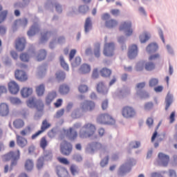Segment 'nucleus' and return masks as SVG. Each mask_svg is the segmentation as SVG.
Wrapping results in <instances>:
<instances>
[{
    "instance_id": "9",
    "label": "nucleus",
    "mask_w": 177,
    "mask_h": 177,
    "mask_svg": "<svg viewBox=\"0 0 177 177\" xmlns=\"http://www.w3.org/2000/svg\"><path fill=\"white\" fill-rule=\"evenodd\" d=\"M26 103L28 107H35L38 111L44 110V103L41 101H36L34 97L30 98Z\"/></svg>"
},
{
    "instance_id": "36",
    "label": "nucleus",
    "mask_w": 177,
    "mask_h": 177,
    "mask_svg": "<svg viewBox=\"0 0 177 177\" xmlns=\"http://www.w3.org/2000/svg\"><path fill=\"white\" fill-rule=\"evenodd\" d=\"M158 49V46L156 43H151L147 47V52H156Z\"/></svg>"
},
{
    "instance_id": "42",
    "label": "nucleus",
    "mask_w": 177,
    "mask_h": 177,
    "mask_svg": "<svg viewBox=\"0 0 177 177\" xmlns=\"http://www.w3.org/2000/svg\"><path fill=\"white\" fill-rule=\"evenodd\" d=\"M45 57H46V50H41L37 55V62H41V60H44Z\"/></svg>"
},
{
    "instance_id": "12",
    "label": "nucleus",
    "mask_w": 177,
    "mask_h": 177,
    "mask_svg": "<svg viewBox=\"0 0 177 177\" xmlns=\"http://www.w3.org/2000/svg\"><path fill=\"white\" fill-rule=\"evenodd\" d=\"M131 162H126L120 166L118 171V176L122 177L124 176L132 168Z\"/></svg>"
},
{
    "instance_id": "63",
    "label": "nucleus",
    "mask_w": 177,
    "mask_h": 177,
    "mask_svg": "<svg viewBox=\"0 0 177 177\" xmlns=\"http://www.w3.org/2000/svg\"><path fill=\"white\" fill-rule=\"evenodd\" d=\"M120 11L118 9H112L111 10V15L115 17L120 16Z\"/></svg>"
},
{
    "instance_id": "48",
    "label": "nucleus",
    "mask_w": 177,
    "mask_h": 177,
    "mask_svg": "<svg viewBox=\"0 0 177 177\" xmlns=\"http://www.w3.org/2000/svg\"><path fill=\"white\" fill-rule=\"evenodd\" d=\"M150 39V36H149V34L147 33H143L140 36V40L141 44H145L147 41H149Z\"/></svg>"
},
{
    "instance_id": "10",
    "label": "nucleus",
    "mask_w": 177,
    "mask_h": 177,
    "mask_svg": "<svg viewBox=\"0 0 177 177\" xmlns=\"http://www.w3.org/2000/svg\"><path fill=\"white\" fill-rule=\"evenodd\" d=\"M110 19V14L105 13L102 16V20H104L105 26L108 28H114L118 26V21L115 19Z\"/></svg>"
},
{
    "instance_id": "18",
    "label": "nucleus",
    "mask_w": 177,
    "mask_h": 177,
    "mask_svg": "<svg viewBox=\"0 0 177 177\" xmlns=\"http://www.w3.org/2000/svg\"><path fill=\"white\" fill-rule=\"evenodd\" d=\"M88 147L89 149H91V150H92V151L95 150H99L102 153H104V151H106V147L99 142L90 143L88 144Z\"/></svg>"
},
{
    "instance_id": "39",
    "label": "nucleus",
    "mask_w": 177,
    "mask_h": 177,
    "mask_svg": "<svg viewBox=\"0 0 177 177\" xmlns=\"http://www.w3.org/2000/svg\"><path fill=\"white\" fill-rule=\"evenodd\" d=\"M94 55L95 57H100V43H96L94 45Z\"/></svg>"
},
{
    "instance_id": "34",
    "label": "nucleus",
    "mask_w": 177,
    "mask_h": 177,
    "mask_svg": "<svg viewBox=\"0 0 177 177\" xmlns=\"http://www.w3.org/2000/svg\"><path fill=\"white\" fill-rule=\"evenodd\" d=\"M13 125L17 129H20L24 127V121L21 119H17L13 122Z\"/></svg>"
},
{
    "instance_id": "14",
    "label": "nucleus",
    "mask_w": 177,
    "mask_h": 177,
    "mask_svg": "<svg viewBox=\"0 0 177 177\" xmlns=\"http://www.w3.org/2000/svg\"><path fill=\"white\" fill-rule=\"evenodd\" d=\"M8 91L12 95H17L20 91V86L15 81H10L8 84Z\"/></svg>"
},
{
    "instance_id": "24",
    "label": "nucleus",
    "mask_w": 177,
    "mask_h": 177,
    "mask_svg": "<svg viewBox=\"0 0 177 177\" xmlns=\"http://www.w3.org/2000/svg\"><path fill=\"white\" fill-rule=\"evenodd\" d=\"M16 140H17V145L19 147H26V146H27V145H28V141L26 139V138L19 136V135H17L16 136Z\"/></svg>"
},
{
    "instance_id": "57",
    "label": "nucleus",
    "mask_w": 177,
    "mask_h": 177,
    "mask_svg": "<svg viewBox=\"0 0 177 177\" xmlns=\"http://www.w3.org/2000/svg\"><path fill=\"white\" fill-rule=\"evenodd\" d=\"M6 16H8V11H3L0 13V24L5 21Z\"/></svg>"
},
{
    "instance_id": "64",
    "label": "nucleus",
    "mask_w": 177,
    "mask_h": 177,
    "mask_svg": "<svg viewBox=\"0 0 177 177\" xmlns=\"http://www.w3.org/2000/svg\"><path fill=\"white\" fill-rule=\"evenodd\" d=\"M169 176L170 177H176V171L174 169H169Z\"/></svg>"
},
{
    "instance_id": "7",
    "label": "nucleus",
    "mask_w": 177,
    "mask_h": 177,
    "mask_svg": "<svg viewBox=\"0 0 177 177\" xmlns=\"http://www.w3.org/2000/svg\"><path fill=\"white\" fill-rule=\"evenodd\" d=\"M147 70V71H151L156 68V64L153 62H147L145 64L144 62H138L136 65L137 71H143V70Z\"/></svg>"
},
{
    "instance_id": "3",
    "label": "nucleus",
    "mask_w": 177,
    "mask_h": 177,
    "mask_svg": "<svg viewBox=\"0 0 177 177\" xmlns=\"http://www.w3.org/2000/svg\"><path fill=\"white\" fill-rule=\"evenodd\" d=\"M2 158L4 161H10L11 168L16 167L17 165V161L20 160V151L18 149L15 151H11L2 156Z\"/></svg>"
},
{
    "instance_id": "11",
    "label": "nucleus",
    "mask_w": 177,
    "mask_h": 177,
    "mask_svg": "<svg viewBox=\"0 0 177 177\" xmlns=\"http://www.w3.org/2000/svg\"><path fill=\"white\" fill-rule=\"evenodd\" d=\"M132 23L131 21H124L120 26V31H124L127 37H130L133 33V30H132Z\"/></svg>"
},
{
    "instance_id": "62",
    "label": "nucleus",
    "mask_w": 177,
    "mask_h": 177,
    "mask_svg": "<svg viewBox=\"0 0 177 177\" xmlns=\"http://www.w3.org/2000/svg\"><path fill=\"white\" fill-rule=\"evenodd\" d=\"M109 164V156H106L105 159H103L100 162L101 167H106Z\"/></svg>"
},
{
    "instance_id": "59",
    "label": "nucleus",
    "mask_w": 177,
    "mask_h": 177,
    "mask_svg": "<svg viewBox=\"0 0 177 177\" xmlns=\"http://www.w3.org/2000/svg\"><path fill=\"white\" fill-rule=\"evenodd\" d=\"M92 78L93 80H96L99 78V70L97 68L93 69V73H92Z\"/></svg>"
},
{
    "instance_id": "20",
    "label": "nucleus",
    "mask_w": 177,
    "mask_h": 177,
    "mask_svg": "<svg viewBox=\"0 0 177 177\" xmlns=\"http://www.w3.org/2000/svg\"><path fill=\"white\" fill-rule=\"evenodd\" d=\"M138 56V46L132 44L129 47L128 57L129 59H135Z\"/></svg>"
},
{
    "instance_id": "61",
    "label": "nucleus",
    "mask_w": 177,
    "mask_h": 177,
    "mask_svg": "<svg viewBox=\"0 0 177 177\" xmlns=\"http://www.w3.org/2000/svg\"><path fill=\"white\" fill-rule=\"evenodd\" d=\"M160 58V54L156 53V54H153L151 55L149 57V61H153V60H157Z\"/></svg>"
},
{
    "instance_id": "54",
    "label": "nucleus",
    "mask_w": 177,
    "mask_h": 177,
    "mask_svg": "<svg viewBox=\"0 0 177 177\" xmlns=\"http://www.w3.org/2000/svg\"><path fill=\"white\" fill-rule=\"evenodd\" d=\"M10 102L12 104H21V100L18 97H10Z\"/></svg>"
},
{
    "instance_id": "41",
    "label": "nucleus",
    "mask_w": 177,
    "mask_h": 177,
    "mask_svg": "<svg viewBox=\"0 0 177 177\" xmlns=\"http://www.w3.org/2000/svg\"><path fill=\"white\" fill-rule=\"evenodd\" d=\"M41 41L44 42V41H48L50 35H52V32L49 31L43 32H41Z\"/></svg>"
},
{
    "instance_id": "52",
    "label": "nucleus",
    "mask_w": 177,
    "mask_h": 177,
    "mask_svg": "<svg viewBox=\"0 0 177 177\" xmlns=\"http://www.w3.org/2000/svg\"><path fill=\"white\" fill-rule=\"evenodd\" d=\"M57 160L60 162V164H63L64 165H70V161H68L66 158L57 157Z\"/></svg>"
},
{
    "instance_id": "55",
    "label": "nucleus",
    "mask_w": 177,
    "mask_h": 177,
    "mask_svg": "<svg viewBox=\"0 0 177 177\" xmlns=\"http://www.w3.org/2000/svg\"><path fill=\"white\" fill-rule=\"evenodd\" d=\"M153 107H154V104H153V102H147L145 104L144 109L145 111H150V110H152Z\"/></svg>"
},
{
    "instance_id": "29",
    "label": "nucleus",
    "mask_w": 177,
    "mask_h": 177,
    "mask_svg": "<svg viewBox=\"0 0 177 177\" xmlns=\"http://www.w3.org/2000/svg\"><path fill=\"white\" fill-rule=\"evenodd\" d=\"M32 93V88L24 87L21 90L22 97H28Z\"/></svg>"
},
{
    "instance_id": "16",
    "label": "nucleus",
    "mask_w": 177,
    "mask_h": 177,
    "mask_svg": "<svg viewBox=\"0 0 177 177\" xmlns=\"http://www.w3.org/2000/svg\"><path fill=\"white\" fill-rule=\"evenodd\" d=\"M158 158L162 167H167L168 164H169V156L164 153H159L158 155Z\"/></svg>"
},
{
    "instance_id": "40",
    "label": "nucleus",
    "mask_w": 177,
    "mask_h": 177,
    "mask_svg": "<svg viewBox=\"0 0 177 177\" xmlns=\"http://www.w3.org/2000/svg\"><path fill=\"white\" fill-rule=\"evenodd\" d=\"M106 89V86H104V83L103 82H100L97 84V91L100 93H104Z\"/></svg>"
},
{
    "instance_id": "15",
    "label": "nucleus",
    "mask_w": 177,
    "mask_h": 177,
    "mask_svg": "<svg viewBox=\"0 0 177 177\" xmlns=\"http://www.w3.org/2000/svg\"><path fill=\"white\" fill-rule=\"evenodd\" d=\"M15 77L16 80L18 81H21V82H24L28 80V76H27V73L23 71L17 70L15 73Z\"/></svg>"
},
{
    "instance_id": "23",
    "label": "nucleus",
    "mask_w": 177,
    "mask_h": 177,
    "mask_svg": "<svg viewBox=\"0 0 177 177\" xmlns=\"http://www.w3.org/2000/svg\"><path fill=\"white\" fill-rule=\"evenodd\" d=\"M9 105L6 103H1L0 104V115L1 117H6L9 115Z\"/></svg>"
},
{
    "instance_id": "60",
    "label": "nucleus",
    "mask_w": 177,
    "mask_h": 177,
    "mask_svg": "<svg viewBox=\"0 0 177 177\" xmlns=\"http://www.w3.org/2000/svg\"><path fill=\"white\" fill-rule=\"evenodd\" d=\"M64 114V109H62L57 111L55 118H60V117L63 116Z\"/></svg>"
},
{
    "instance_id": "51",
    "label": "nucleus",
    "mask_w": 177,
    "mask_h": 177,
    "mask_svg": "<svg viewBox=\"0 0 177 177\" xmlns=\"http://www.w3.org/2000/svg\"><path fill=\"white\" fill-rule=\"evenodd\" d=\"M172 102H173L172 97L168 96L166 97V100H165V103H166L165 110L166 111L169 109V106H171V104H172Z\"/></svg>"
},
{
    "instance_id": "5",
    "label": "nucleus",
    "mask_w": 177,
    "mask_h": 177,
    "mask_svg": "<svg viewBox=\"0 0 177 177\" xmlns=\"http://www.w3.org/2000/svg\"><path fill=\"white\" fill-rule=\"evenodd\" d=\"M122 115L124 118H133L136 116V110L130 106H125L122 109Z\"/></svg>"
},
{
    "instance_id": "27",
    "label": "nucleus",
    "mask_w": 177,
    "mask_h": 177,
    "mask_svg": "<svg viewBox=\"0 0 177 177\" xmlns=\"http://www.w3.org/2000/svg\"><path fill=\"white\" fill-rule=\"evenodd\" d=\"M24 167L26 171L30 172L32 169H34V161L31 159H27L25 161Z\"/></svg>"
},
{
    "instance_id": "13",
    "label": "nucleus",
    "mask_w": 177,
    "mask_h": 177,
    "mask_svg": "<svg viewBox=\"0 0 177 177\" xmlns=\"http://www.w3.org/2000/svg\"><path fill=\"white\" fill-rule=\"evenodd\" d=\"M55 172L58 177H70V173L66 167L63 166H57L55 167Z\"/></svg>"
},
{
    "instance_id": "58",
    "label": "nucleus",
    "mask_w": 177,
    "mask_h": 177,
    "mask_svg": "<svg viewBox=\"0 0 177 177\" xmlns=\"http://www.w3.org/2000/svg\"><path fill=\"white\" fill-rule=\"evenodd\" d=\"M20 59L21 62H28L30 60V56L27 53H22L20 55Z\"/></svg>"
},
{
    "instance_id": "50",
    "label": "nucleus",
    "mask_w": 177,
    "mask_h": 177,
    "mask_svg": "<svg viewBox=\"0 0 177 177\" xmlns=\"http://www.w3.org/2000/svg\"><path fill=\"white\" fill-rule=\"evenodd\" d=\"M89 88L88 87V86L85 85V84H80L78 86V91L79 92H80V93H85L86 92H88Z\"/></svg>"
},
{
    "instance_id": "33",
    "label": "nucleus",
    "mask_w": 177,
    "mask_h": 177,
    "mask_svg": "<svg viewBox=\"0 0 177 177\" xmlns=\"http://www.w3.org/2000/svg\"><path fill=\"white\" fill-rule=\"evenodd\" d=\"M48 145H49V142H48V140H46V137H42L39 142V147L41 149H42V150H46V147H48Z\"/></svg>"
},
{
    "instance_id": "30",
    "label": "nucleus",
    "mask_w": 177,
    "mask_h": 177,
    "mask_svg": "<svg viewBox=\"0 0 177 177\" xmlns=\"http://www.w3.org/2000/svg\"><path fill=\"white\" fill-rule=\"evenodd\" d=\"M100 73L102 75V77H104L105 78H109L111 75V69H109L107 68H102Z\"/></svg>"
},
{
    "instance_id": "53",
    "label": "nucleus",
    "mask_w": 177,
    "mask_h": 177,
    "mask_svg": "<svg viewBox=\"0 0 177 177\" xmlns=\"http://www.w3.org/2000/svg\"><path fill=\"white\" fill-rule=\"evenodd\" d=\"M130 149H138L140 147V142L139 141H133L129 144Z\"/></svg>"
},
{
    "instance_id": "37",
    "label": "nucleus",
    "mask_w": 177,
    "mask_h": 177,
    "mask_svg": "<svg viewBox=\"0 0 177 177\" xmlns=\"http://www.w3.org/2000/svg\"><path fill=\"white\" fill-rule=\"evenodd\" d=\"M41 158H44L46 161H52V158H53V154L50 151H46L44 152V156H41Z\"/></svg>"
},
{
    "instance_id": "22",
    "label": "nucleus",
    "mask_w": 177,
    "mask_h": 177,
    "mask_svg": "<svg viewBox=\"0 0 177 177\" xmlns=\"http://www.w3.org/2000/svg\"><path fill=\"white\" fill-rule=\"evenodd\" d=\"M80 75H84L85 74H89L91 73V65L88 64H83L80 66L77 71Z\"/></svg>"
},
{
    "instance_id": "32",
    "label": "nucleus",
    "mask_w": 177,
    "mask_h": 177,
    "mask_svg": "<svg viewBox=\"0 0 177 177\" xmlns=\"http://www.w3.org/2000/svg\"><path fill=\"white\" fill-rule=\"evenodd\" d=\"M59 91L61 95H67L70 92V87L67 84H62L59 86Z\"/></svg>"
},
{
    "instance_id": "46",
    "label": "nucleus",
    "mask_w": 177,
    "mask_h": 177,
    "mask_svg": "<svg viewBox=\"0 0 177 177\" xmlns=\"http://www.w3.org/2000/svg\"><path fill=\"white\" fill-rule=\"evenodd\" d=\"M70 171L71 174H72L74 176L77 175L80 172V169H78V167L75 165H72L70 167Z\"/></svg>"
},
{
    "instance_id": "56",
    "label": "nucleus",
    "mask_w": 177,
    "mask_h": 177,
    "mask_svg": "<svg viewBox=\"0 0 177 177\" xmlns=\"http://www.w3.org/2000/svg\"><path fill=\"white\" fill-rule=\"evenodd\" d=\"M157 85H158V79L152 78L149 80V86H151V88L157 86Z\"/></svg>"
},
{
    "instance_id": "43",
    "label": "nucleus",
    "mask_w": 177,
    "mask_h": 177,
    "mask_svg": "<svg viewBox=\"0 0 177 177\" xmlns=\"http://www.w3.org/2000/svg\"><path fill=\"white\" fill-rule=\"evenodd\" d=\"M56 78L58 81H63L66 78V73L63 71H58L56 73Z\"/></svg>"
},
{
    "instance_id": "49",
    "label": "nucleus",
    "mask_w": 177,
    "mask_h": 177,
    "mask_svg": "<svg viewBox=\"0 0 177 177\" xmlns=\"http://www.w3.org/2000/svg\"><path fill=\"white\" fill-rule=\"evenodd\" d=\"M59 60H60V64H61L62 68L64 70H66V71H68V64H67V63H66L63 56L60 57Z\"/></svg>"
},
{
    "instance_id": "1",
    "label": "nucleus",
    "mask_w": 177,
    "mask_h": 177,
    "mask_svg": "<svg viewBox=\"0 0 177 177\" xmlns=\"http://www.w3.org/2000/svg\"><path fill=\"white\" fill-rule=\"evenodd\" d=\"M96 107V104L94 102L91 100H86L80 104V109L75 110L71 116L73 118H80V117H82L85 113H88V111H93Z\"/></svg>"
},
{
    "instance_id": "2",
    "label": "nucleus",
    "mask_w": 177,
    "mask_h": 177,
    "mask_svg": "<svg viewBox=\"0 0 177 177\" xmlns=\"http://www.w3.org/2000/svg\"><path fill=\"white\" fill-rule=\"evenodd\" d=\"M96 132V127L91 123L85 124L79 132V137L80 139H86L87 138H91L93 136Z\"/></svg>"
},
{
    "instance_id": "31",
    "label": "nucleus",
    "mask_w": 177,
    "mask_h": 177,
    "mask_svg": "<svg viewBox=\"0 0 177 177\" xmlns=\"http://www.w3.org/2000/svg\"><path fill=\"white\" fill-rule=\"evenodd\" d=\"M36 93L38 96H44L45 93V84H41L36 86Z\"/></svg>"
},
{
    "instance_id": "26",
    "label": "nucleus",
    "mask_w": 177,
    "mask_h": 177,
    "mask_svg": "<svg viewBox=\"0 0 177 177\" xmlns=\"http://www.w3.org/2000/svg\"><path fill=\"white\" fill-rule=\"evenodd\" d=\"M92 19L91 17H87L84 23V32L88 33L92 30Z\"/></svg>"
},
{
    "instance_id": "44",
    "label": "nucleus",
    "mask_w": 177,
    "mask_h": 177,
    "mask_svg": "<svg viewBox=\"0 0 177 177\" xmlns=\"http://www.w3.org/2000/svg\"><path fill=\"white\" fill-rule=\"evenodd\" d=\"M29 133H31V127L28 126L24 129L20 131V135L22 136H27Z\"/></svg>"
},
{
    "instance_id": "8",
    "label": "nucleus",
    "mask_w": 177,
    "mask_h": 177,
    "mask_svg": "<svg viewBox=\"0 0 177 177\" xmlns=\"http://www.w3.org/2000/svg\"><path fill=\"white\" fill-rule=\"evenodd\" d=\"M60 151L63 156H70L73 151V145L64 140L60 145Z\"/></svg>"
},
{
    "instance_id": "35",
    "label": "nucleus",
    "mask_w": 177,
    "mask_h": 177,
    "mask_svg": "<svg viewBox=\"0 0 177 177\" xmlns=\"http://www.w3.org/2000/svg\"><path fill=\"white\" fill-rule=\"evenodd\" d=\"M44 165H45V160L44 158L40 157L37 162L36 167L38 169V171H41L42 168H44Z\"/></svg>"
},
{
    "instance_id": "25",
    "label": "nucleus",
    "mask_w": 177,
    "mask_h": 177,
    "mask_svg": "<svg viewBox=\"0 0 177 177\" xmlns=\"http://www.w3.org/2000/svg\"><path fill=\"white\" fill-rule=\"evenodd\" d=\"M56 97H57V93L55 91L48 93L46 97V104H50L51 102L56 99Z\"/></svg>"
},
{
    "instance_id": "47",
    "label": "nucleus",
    "mask_w": 177,
    "mask_h": 177,
    "mask_svg": "<svg viewBox=\"0 0 177 177\" xmlns=\"http://www.w3.org/2000/svg\"><path fill=\"white\" fill-rule=\"evenodd\" d=\"M81 64V57H76L74 60L71 62L72 67H78Z\"/></svg>"
},
{
    "instance_id": "45",
    "label": "nucleus",
    "mask_w": 177,
    "mask_h": 177,
    "mask_svg": "<svg viewBox=\"0 0 177 177\" xmlns=\"http://www.w3.org/2000/svg\"><path fill=\"white\" fill-rule=\"evenodd\" d=\"M79 12L80 13H82V15H86V13H88V12H89V6H80L79 7Z\"/></svg>"
},
{
    "instance_id": "21",
    "label": "nucleus",
    "mask_w": 177,
    "mask_h": 177,
    "mask_svg": "<svg viewBox=\"0 0 177 177\" xmlns=\"http://www.w3.org/2000/svg\"><path fill=\"white\" fill-rule=\"evenodd\" d=\"M15 48L19 52L24 50V48H26V39L24 37L17 39L15 43Z\"/></svg>"
},
{
    "instance_id": "4",
    "label": "nucleus",
    "mask_w": 177,
    "mask_h": 177,
    "mask_svg": "<svg viewBox=\"0 0 177 177\" xmlns=\"http://www.w3.org/2000/svg\"><path fill=\"white\" fill-rule=\"evenodd\" d=\"M97 122L98 124H114L115 121L110 114L102 113L97 117Z\"/></svg>"
},
{
    "instance_id": "38",
    "label": "nucleus",
    "mask_w": 177,
    "mask_h": 177,
    "mask_svg": "<svg viewBox=\"0 0 177 177\" xmlns=\"http://www.w3.org/2000/svg\"><path fill=\"white\" fill-rule=\"evenodd\" d=\"M49 128H50V124L48 122L47 120H44L42 122L40 131H41V133L45 132V131Z\"/></svg>"
},
{
    "instance_id": "19",
    "label": "nucleus",
    "mask_w": 177,
    "mask_h": 177,
    "mask_svg": "<svg viewBox=\"0 0 177 177\" xmlns=\"http://www.w3.org/2000/svg\"><path fill=\"white\" fill-rule=\"evenodd\" d=\"M27 24H28V20L26 18L19 19L15 21L12 29L15 31L17 27H26Z\"/></svg>"
},
{
    "instance_id": "28",
    "label": "nucleus",
    "mask_w": 177,
    "mask_h": 177,
    "mask_svg": "<svg viewBox=\"0 0 177 177\" xmlns=\"http://www.w3.org/2000/svg\"><path fill=\"white\" fill-rule=\"evenodd\" d=\"M37 32H39V26L38 24H34L31 26L29 31H28V37H32L33 35H35Z\"/></svg>"
},
{
    "instance_id": "17",
    "label": "nucleus",
    "mask_w": 177,
    "mask_h": 177,
    "mask_svg": "<svg viewBox=\"0 0 177 177\" xmlns=\"http://www.w3.org/2000/svg\"><path fill=\"white\" fill-rule=\"evenodd\" d=\"M65 135L69 140H75L78 137V133L74 129V128L71 127L69 129L65 131Z\"/></svg>"
},
{
    "instance_id": "6",
    "label": "nucleus",
    "mask_w": 177,
    "mask_h": 177,
    "mask_svg": "<svg viewBox=\"0 0 177 177\" xmlns=\"http://www.w3.org/2000/svg\"><path fill=\"white\" fill-rule=\"evenodd\" d=\"M114 50H115V44L113 42L104 44L103 55L106 57H113Z\"/></svg>"
}]
</instances>
